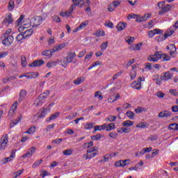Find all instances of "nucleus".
Listing matches in <instances>:
<instances>
[{
	"label": "nucleus",
	"mask_w": 178,
	"mask_h": 178,
	"mask_svg": "<svg viewBox=\"0 0 178 178\" xmlns=\"http://www.w3.org/2000/svg\"><path fill=\"white\" fill-rule=\"evenodd\" d=\"M53 21L55 22L56 23H60L61 20H60V17H59V16L58 15H54L52 17Z\"/></svg>",
	"instance_id": "nucleus-61"
},
{
	"label": "nucleus",
	"mask_w": 178,
	"mask_h": 178,
	"mask_svg": "<svg viewBox=\"0 0 178 178\" xmlns=\"http://www.w3.org/2000/svg\"><path fill=\"white\" fill-rule=\"evenodd\" d=\"M58 62H59V60L56 61H54V60L48 61L46 65V67H48V69H54V67H55L56 66H58Z\"/></svg>",
	"instance_id": "nucleus-18"
},
{
	"label": "nucleus",
	"mask_w": 178,
	"mask_h": 178,
	"mask_svg": "<svg viewBox=\"0 0 178 178\" xmlns=\"http://www.w3.org/2000/svg\"><path fill=\"white\" fill-rule=\"evenodd\" d=\"M24 172V169H22V170H17V172H15L13 175V178H17V177H19L21 176V175L22 173Z\"/></svg>",
	"instance_id": "nucleus-35"
},
{
	"label": "nucleus",
	"mask_w": 178,
	"mask_h": 178,
	"mask_svg": "<svg viewBox=\"0 0 178 178\" xmlns=\"http://www.w3.org/2000/svg\"><path fill=\"white\" fill-rule=\"evenodd\" d=\"M58 63H60V66H62V67H67L70 63L65 57L63 60H58Z\"/></svg>",
	"instance_id": "nucleus-30"
},
{
	"label": "nucleus",
	"mask_w": 178,
	"mask_h": 178,
	"mask_svg": "<svg viewBox=\"0 0 178 178\" xmlns=\"http://www.w3.org/2000/svg\"><path fill=\"white\" fill-rule=\"evenodd\" d=\"M161 59H163V62H168V60H170V56L169 54H161Z\"/></svg>",
	"instance_id": "nucleus-38"
},
{
	"label": "nucleus",
	"mask_w": 178,
	"mask_h": 178,
	"mask_svg": "<svg viewBox=\"0 0 178 178\" xmlns=\"http://www.w3.org/2000/svg\"><path fill=\"white\" fill-rule=\"evenodd\" d=\"M134 124V122L130 120H126L122 122L123 127H131Z\"/></svg>",
	"instance_id": "nucleus-33"
},
{
	"label": "nucleus",
	"mask_w": 178,
	"mask_h": 178,
	"mask_svg": "<svg viewBox=\"0 0 178 178\" xmlns=\"http://www.w3.org/2000/svg\"><path fill=\"white\" fill-rule=\"evenodd\" d=\"M40 76L38 72H29L28 74H25V77L28 79H35Z\"/></svg>",
	"instance_id": "nucleus-22"
},
{
	"label": "nucleus",
	"mask_w": 178,
	"mask_h": 178,
	"mask_svg": "<svg viewBox=\"0 0 178 178\" xmlns=\"http://www.w3.org/2000/svg\"><path fill=\"white\" fill-rule=\"evenodd\" d=\"M100 48H101L102 51H105L106 49V48H108V42L102 43L100 45Z\"/></svg>",
	"instance_id": "nucleus-63"
},
{
	"label": "nucleus",
	"mask_w": 178,
	"mask_h": 178,
	"mask_svg": "<svg viewBox=\"0 0 178 178\" xmlns=\"http://www.w3.org/2000/svg\"><path fill=\"white\" fill-rule=\"evenodd\" d=\"M41 163H42V159L38 160L35 161V163L32 165V168H33V169H35V168H38V166H40Z\"/></svg>",
	"instance_id": "nucleus-47"
},
{
	"label": "nucleus",
	"mask_w": 178,
	"mask_h": 178,
	"mask_svg": "<svg viewBox=\"0 0 178 178\" xmlns=\"http://www.w3.org/2000/svg\"><path fill=\"white\" fill-rule=\"evenodd\" d=\"M54 105H55V103H54V102L50 104L45 109H44L43 113H45L47 115V113L50 112L51 108H52V106H54Z\"/></svg>",
	"instance_id": "nucleus-46"
},
{
	"label": "nucleus",
	"mask_w": 178,
	"mask_h": 178,
	"mask_svg": "<svg viewBox=\"0 0 178 178\" xmlns=\"http://www.w3.org/2000/svg\"><path fill=\"white\" fill-rule=\"evenodd\" d=\"M48 44L49 45H52L55 44V37L54 36H51L49 40H47Z\"/></svg>",
	"instance_id": "nucleus-56"
},
{
	"label": "nucleus",
	"mask_w": 178,
	"mask_h": 178,
	"mask_svg": "<svg viewBox=\"0 0 178 178\" xmlns=\"http://www.w3.org/2000/svg\"><path fill=\"white\" fill-rule=\"evenodd\" d=\"M74 58H76V53H69L65 57L67 62L70 63L73 62V59H74Z\"/></svg>",
	"instance_id": "nucleus-25"
},
{
	"label": "nucleus",
	"mask_w": 178,
	"mask_h": 178,
	"mask_svg": "<svg viewBox=\"0 0 178 178\" xmlns=\"http://www.w3.org/2000/svg\"><path fill=\"white\" fill-rule=\"evenodd\" d=\"M102 137H104V135H102V134L95 135V136H92V140L97 141L98 140H101V138H102Z\"/></svg>",
	"instance_id": "nucleus-54"
},
{
	"label": "nucleus",
	"mask_w": 178,
	"mask_h": 178,
	"mask_svg": "<svg viewBox=\"0 0 178 178\" xmlns=\"http://www.w3.org/2000/svg\"><path fill=\"white\" fill-rule=\"evenodd\" d=\"M102 130H105V124L95 127V131H102Z\"/></svg>",
	"instance_id": "nucleus-41"
},
{
	"label": "nucleus",
	"mask_w": 178,
	"mask_h": 178,
	"mask_svg": "<svg viewBox=\"0 0 178 178\" xmlns=\"http://www.w3.org/2000/svg\"><path fill=\"white\" fill-rule=\"evenodd\" d=\"M13 80H15L14 76H7V77L3 79V83H4V84H6V83H8L9 81H13Z\"/></svg>",
	"instance_id": "nucleus-49"
},
{
	"label": "nucleus",
	"mask_w": 178,
	"mask_h": 178,
	"mask_svg": "<svg viewBox=\"0 0 178 178\" xmlns=\"http://www.w3.org/2000/svg\"><path fill=\"white\" fill-rule=\"evenodd\" d=\"M19 97L18 101L22 102V99H24V98L27 97V91H26V90H22L19 92Z\"/></svg>",
	"instance_id": "nucleus-24"
},
{
	"label": "nucleus",
	"mask_w": 178,
	"mask_h": 178,
	"mask_svg": "<svg viewBox=\"0 0 178 178\" xmlns=\"http://www.w3.org/2000/svg\"><path fill=\"white\" fill-rule=\"evenodd\" d=\"M84 80H86V78L84 76H80L76 78V79L73 81V83L75 84V86H80L81 83H84Z\"/></svg>",
	"instance_id": "nucleus-26"
},
{
	"label": "nucleus",
	"mask_w": 178,
	"mask_h": 178,
	"mask_svg": "<svg viewBox=\"0 0 178 178\" xmlns=\"http://www.w3.org/2000/svg\"><path fill=\"white\" fill-rule=\"evenodd\" d=\"M172 116V113L168 111H161L159 113V118H169Z\"/></svg>",
	"instance_id": "nucleus-23"
},
{
	"label": "nucleus",
	"mask_w": 178,
	"mask_h": 178,
	"mask_svg": "<svg viewBox=\"0 0 178 178\" xmlns=\"http://www.w3.org/2000/svg\"><path fill=\"white\" fill-rule=\"evenodd\" d=\"M8 9L10 11H12V10H13V9H15V1L13 0L9 1Z\"/></svg>",
	"instance_id": "nucleus-39"
},
{
	"label": "nucleus",
	"mask_w": 178,
	"mask_h": 178,
	"mask_svg": "<svg viewBox=\"0 0 178 178\" xmlns=\"http://www.w3.org/2000/svg\"><path fill=\"white\" fill-rule=\"evenodd\" d=\"M95 35H96V37H105V31L103 30L97 31L95 33Z\"/></svg>",
	"instance_id": "nucleus-40"
},
{
	"label": "nucleus",
	"mask_w": 178,
	"mask_h": 178,
	"mask_svg": "<svg viewBox=\"0 0 178 178\" xmlns=\"http://www.w3.org/2000/svg\"><path fill=\"white\" fill-rule=\"evenodd\" d=\"M169 129H170V130H178V124L177 123L171 124L169 126Z\"/></svg>",
	"instance_id": "nucleus-58"
},
{
	"label": "nucleus",
	"mask_w": 178,
	"mask_h": 178,
	"mask_svg": "<svg viewBox=\"0 0 178 178\" xmlns=\"http://www.w3.org/2000/svg\"><path fill=\"white\" fill-rule=\"evenodd\" d=\"M131 87L134 90H141V82L135 81L131 83Z\"/></svg>",
	"instance_id": "nucleus-21"
},
{
	"label": "nucleus",
	"mask_w": 178,
	"mask_h": 178,
	"mask_svg": "<svg viewBox=\"0 0 178 178\" xmlns=\"http://www.w3.org/2000/svg\"><path fill=\"white\" fill-rule=\"evenodd\" d=\"M93 56H94V53L92 51L88 52L85 56V60H86V62H90V60H91Z\"/></svg>",
	"instance_id": "nucleus-36"
},
{
	"label": "nucleus",
	"mask_w": 178,
	"mask_h": 178,
	"mask_svg": "<svg viewBox=\"0 0 178 178\" xmlns=\"http://www.w3.org/2000/svg\"><path fill=\"white\" fill-rule=\"evenodd\" d=\"M26 39V37L24 36V33H19L17 35L16 37V40L18 42H22V40H24Z\"/></svg>",
	"instance_id": "nucleus-42"
},
{
	"label": "nucleus",
	"mask_w": 178,
	"mask_h": 178,
	"mask_svg": "<svg viewBox=\"0 0 178 178\" xmlns=\"http://www.w3.org/2000/svg\"><path fill=\"white\" fill-rule=\"evenodd\" d=\"M119 5H120V1H115L112 2L108 7L109 12H113V10H115V9H116Z\"/></svg>",
	"instance_id": "nucleus-13"
},
{
	"label": "nucleus",
	"mask_w": 178,
	"mask_h": 178,
	"mask_svg": "<svg viewBox=\"0 0 178 178\" xmlns=\"http://www.w3.org/2000/svg\"><path fill=\"white\" fill-rule=\"evenodd\" d=\"M134 37H130V36H129V37H127V38H126V41H127V42L128 43V44H133V42H134Z\"/></svg>",
	"instance_id": "nucleus-59"
},
{
	"label": "nucleus",
	"mask_w": 178,
	"mask_h": 178,
	"mask_svg": "<svg viewBox=\"0 0 178 178\" xmlns=\"http://www.w3.org/2000/svg\"><path fill=\"white\" fill-rule=\"evenodd\" d=\"M15 156H16V154L12 152L9 157H6L1 160L3 164L5 165V163H8V162H12V161H13V159H15Z\"/></svg>",
	"instance_id": "nucleus-15"
},
{
	"label": "nucleus",
	"mask_w": 178,
	"mask_h": 178,
	"mask_svg": "<svg viewBox=\"0 0 178 178\" xmlns=\"http://www.w3.org/2000/svg\"><path fill=\"white\" fill-rule=\"evenodd\" d=\"M31 26V24H24V25L19 26L18 29L19 31L24 34L25 38H29V37H31V35H33V33H34L33 29H29V27H30Z\"/></svg>",
	"instance_id": "nucleus-2"
},
{
	"label": "nucleus",
	"mask_w": 178,
	"mask_h": 178,
	"mask_svg": "<svg viewBox=\"0 0 178 178\" xmlns=\"http://www.w3.org/2000/svg\"><path fill=\"white\" fill-rule=\"evenodd\" d=\"M105 124V130L106 131H111V130H115L116 129V127L115 126L114 123H111V124Z\"/></svg>",
	"instance_id": "nucleus-27"
},
{
	"label": "nucleus",
	"mask_w": 178,
	"mask_h": 178,
	"mask_svg": "<svg viewBox=\"0 0 178 178\" xmlns=\"http://www.w3.org/2000/svg\"><path fill=\"white\" fill-rule=\"evenodd\" d=\"M86 54H87V50L86 49H84L82 51H79V53L78 54V58H83V56H84V55H86Z\"/></svg>",
	"instance_id": "nucleus-60"
},
{
	"label": "nucleus",
	"mask_w": 178,
	"mask_h": 178,
	"mask_svg": "<svg viewBox=\"0 0 178 178\" xmlns=\"http://www.w3.org/2000/svg\"><path fill=\"white\" fill-rule=\"evenodd\" d=\"M166 1H162L157 3L158 8L161 10L159 12V16H163V13H168V12H170L172 10V8H173V5L172 4H166Z\"/></svg>",
	"instance_id": "nucleus-1"
},
{
	"label": "nucleus",
	"mask_w": 178,
	"mask_h": 178,
	"mask_svg": "<svg viewBox=\"0 0 178 178\" xmlns=\"http://www.w3.org/2000/svg\"><path fill=\"white\" fill-rule=\"evenodd\" d=\"M77 116V113H71L69 115H67L65 117V119H67L69 120H72L74 119Z\"/></svg>",
	"instance_id": "nucleus-44"
},
{
	"label": "nucleus",
	"mask_w": 178,
	"mask_h": 178,
	"mask_svg": "<svg viewBox=\"0 0 178 178\" xmlns=\"http://www.w3.org/2000/svg\"><path fill=\"white\" fill-rule=\"evenodd\" d=\"M149 124L147 122H140L136 125L137 129H145L148 127Z\"/></svg>",
	"instance_id": "nucleus-34"
},
{
	"label": "nucleus",
	"mask_w": 178,
	"mask_h": 178,
	"mask_svg": "<svg viewBox=\"0 0 178 178\" xmlns=\"http://www.w3.org/2000/svg\"><path fill=\"white\" fill-rule=\"evenodd\" d=\"M22 116H19L17 120H16L15 122H13L11 124H10V127H15L17 123H19V122H22Z\"/></svg>",
	"instance_id": "nucleus-51"
},
{
	"label": "nucleus",
	"mask_w": 178,
	"mask_h": 178,
	"mask_svg": "<svg viewBox=\"0 0 178 178\" xmlns=\"http://www.w3.org/2000/svg\"><path fill=\"white\" fill-rule=\"evenodd\" d=\"M116 119H118V118L115 115H108L106 118V122H115V120H116Z\"/></svg>",
	"instance_id": "nucleus-45"
},
{
	"label": "nucleus",
	"mask_w": 178,
	"mask_h": 178,
	"mask_svg": "<svg viewBox=\"0 0 178 178\" xmlns=\"http://www.w3.org/2000/svg\"><path fill=\"white\" fill-rule=\"evenodd\" d=\"M94 127V123L92 122H87L85 124V129L86 130H90Z\"/></svg>",
	"instance_id": "nucleus-53"
},
{
	"label": "nucleus",
	"mask_w": 178,
	"mask_h": 178,
	"mask_svg": "<svg viewBox=\"0 0 178 178\" xmlns=\"http://www.w3.org/2000/svg\"><path fill=\"white\" fill-rule=\"evenodd\" d=\"M17 105H19V102L15 101L11 106L10 111H8V116L12 117L15 115L16 111H17Z\"/></svg>",
	"instance_id": "nucleus-10"
},
{
	"label": "nucleus",
	"mask_w": 178,
	"mask_h": 178,
	"mask_svg": "<svg viewBox=\"0 0 178 178\" xmlns=\"http://www.w3.org/2000/svg\"><path fill=\"white\" fill-rule=\"evenodd\" d=\"M99 152H98V147H90L88 149L87 154H83L82 158L84 159V161H87L88 159H91L92 158H94L96 156V155H98Z\"/></svg>",
	"instance_id": "nucleus-5"
},
{
	"label": "nucleus",
	"mask_w": 178,
	"mask_h": 178,
	"mask_svg": "<svg viewBox=\"0 0 178 178\" xmlns=\"http://www.w3.org/2000/svg\"><path fill=\"white\" fill-rule=\"evenodd\" d=\"M156 95L158 97V98H163V97H165V93L162 92L161 91H157L156 92Z\"/></svg>",
	"instance_id": "nucleus-64"
},
{
	"label": "nucleus",
	"mask_w": 178,
	"mask_h": 178,
	"mask_svg": "<svg viewBox=\"0 0 178 178\" xmlns=\"http://www.w3.org/2000/svg\"><path fill=\"white\" fill-rule=\"evenodd\" d=\"M173 77V74L170 72H167L163 74L161 76V80H163L164 81H168V80H170Z\"/></svg>",
	"instance_id": "nucleus-16"
},
{
	"label": "nucleus",
	"mask_w": 178,
	"mask_h": 178,
	"mask_svg": "<svg viewBox=\"0 0 178 178\" xmlns=\"http://www.w3.org/2000/svg\"><path fill=\"white\" fill-rule=\"evenodd\" d=\"M45 113L42 112L40 115H35L32 118L33 123H35V122H38L39 119H44V117L45 116Z\"/></svg>",
	"instance_id": "nucleus-20"
},
{
	"label": "nucleus",
	"mask_w": 178,
	"mask_h": 178,
	"mask_svg": "<svg viewBox=\"0 0 178 178\" xmlns=\"http://www.w3.org/2000/svg\"><path fill=\"white\" fill-rule=\"evenodd\" d=\"M149 62H158L159 59H162V54L156 52L153 55H150L147 58Z\"/></svg>",
	"instance_id": "nucleus-8"
},
{
	"label": "nucleus",
	"mask_w": 178,
	"mask_h": 178,
	"mask_svg": "<svg viewBox=\"0 0 178 178\" xmlns=\"http://www.w3.org/2000/svg\"><path fill=\"white\" fill-rule=\"evenodd\" d=\"M14 40L15 38L13 35H9L4 38V39L2 40V44H4L5 47H10V45H12Z\"/></svg>",
	"instance_id": "nucleus-11"
},
{
	"label": "nucleus",
	"mask_w": 178,
	"mask_h": 178,
	"mask_svg": "<svg viewBox=\"0 0 178 178\" xmlns=\"http://www.w3.org/2000/svg\"><path fill=\"white\" fill-rule=\"evenodd\" d=\"M126 115L129 119H131V120L134 119V113H133V111H127Z\"/></svg>",
	"instance_id": "nucleus-55"
},
{
	"label": "nucleus",
	"mask_w": 178,
	"mask_h": 178,
	"mask_svg": "<svg viewBox=\"0 0 178 178\" xmlns=\"http://www.w3.org/2000/svg\"><path fill=\"white\" fill-rule=\"evenodd\" d=\"M42 23V17L35 16L31 18V23L29 24L32 25V27H38Z\"/></svg>",
	"instance_id": "nucleus-7"
},
{
	"label": "nucleus",
	"mask_w": 178,
	"mask_h": 178,
	"mask_svg": "<svg viewBox=\"0 0 178 178\" xmlns=\"http://www.w3.org/2000/svg\"><path fill=\"white\" fill-rule=\"evenodd\" d=\"M12 23H13V18H12V13L6 14L3 20V24H5V26L8 27V26H9V24H12Z\"/></svg>",
	"instance_id": "nucleus-9"
},
{
	"label": "nucleus",
	"mask_w": 178,
	"mask_h": 178,
	"mask_svg": "<svg viewBox=\"0 0 178 178\" xmlns=\"http://www.w3.org/2000/svg\"><path fill=\"white\" fill-rule=\"evenodd\" d=\"M136 22H137L138 23H141V22H147V15L141 17L137 15Z\"/></svg>",
	"instance_id": "nucleus-32"
},
{
	"label": "nucleus",
	"mask_w": 178,
	"mask_h": 178,
	"mask_svg": "<svg viewBox=\"0 0 178 178\" xmlns=\"http://www.w3.org/2000/svg\"><path fill=\"white\" fill-rule=\"evenodd\" d=\"M169 92L170 94H172V95H174V97H178V91L177 90L170 89Z\"/></svg>",
	"instance_id": "nucleus-62"
},
{
	"label": "nucleus",
	"mask_w": 178,
	"mask_h": 178,
	"mask_svg": "<svg viewBox=\"0 0 178 178\" xmlns=\"http://www.w3.org/2000/svg\"><path fill=\"white\" fill-rule=\"evenodd\" d=\"M44 63H45L44 60H37L29 64V67H38L39 66L44 65Z\"/></svg>",
	"instance_id": "nucleus-14"
},
{
	"label": "nucleus",
	"mask_w": 178,
	"mask_h": 178,
	"mask_svg": "<svg viewBox=\"0 0 178 178\" xmlns=\"http://www.w3.org/2000/svg\"><path fill=\"white\" fill-rule=\"evenodd\" d=\"M142 47H143V42H140L136 44H131L129 47V49H131V51H140Z\"/></svg>",
	"instance_id": "nucleus-19"
},
{
	"label": "nucleus",
	"mask_w": 178,
	"mask_h": 178,
	"mask_svg": "<svg viewBox=\"0 0 178 178\" xmlns=\"http://www.w3.org/2000/svg\"><path fill=\"white\" fill-rule=\"evenodd\" d=\"M51 94V92L49 90H44L43 93H42L40 95L36 98L34 105L36 106H42V105L45 102V99L48 98V95Z\"/></svg>",
	"instance_id": "nucleus-4"
},
{
	"label": "nucleus",
	"mask_w": 178,
	"mask_h": 178,
	"mask_svg": "<svg viewBox=\"0 0 178 178\" xmlns=\"http://www.w3.org/2000/svg\"><path fill=\"white\" fill-rule=\"evenodd\" d=\"M54 52L52 51V49L51 50H45L42 52V56H46L47 58H52V54Z\"/></svg>",
	"instance_id": "nucleus-28"
},
{
	"label": "nucleus",
	"mask_w": 178,
	"mask_h": 178,
	"mask_svg": "<svg viewBox=\"0 0 178 178\" xmlns=\"http://www.w3.org/2000/svg\"><path fill=\"white\" fill-rule=\"evenodd\" d=\"M66 45H67V43L59 44L54 47V49H52V52H58V51H60L61 49H63V48H65Z\"/></svg>",
	"instance_id": "nucleus-17"
},
{
	"label": "nucleus",
	"mask_w": 178,
	"mask_h": 178,
	"mask_svg": "<svg viewBox=\"0 0 178 178\" xmlns=\"http://www.w3.org/2000/svg\"><path fill=\"white\" fill-rule=\"evenodd\" d=\"M81 5H80V2L76 4L72 5L68 10L67 11H61L59 13V15L62 17H69L73 13V10L76 9V6H79V8H83V5H84V1H81Z\"/></svg>",
	"instance_id": "nucleus-3"
},
{
	"label": "nucleus",
	"mask_w": 178,
	"mask_h": 178,
	"mask_svg": "<svg viewBox=\"0 0 178 178\" xmlns=\"http://www.w3.org/2000/svg\"><path fill=\"white\" fill-rule=\"evenodd\" d=\"M21 65L23 67H26V66H27V60L24 56L21 57Z\"/></svg>",
	"instance_id": "nucleus-43"
},
{
	"label": "nucleus",
	"mask_w": 178,
	"mask_h": 178,
	"mask_svg": "<svg viewBox=\"0 0 178 178\" xmlns=\"http://www.w3.org/2000/svg\"><path fill=\"white\" fill-rule=\"evenodd\" d=\"M63 155L69 156L73 154V149H67L63 151Z\"/></svg>",
	"instance_id": "nucleus-48"
},
{
	"label": "nucleus",
	"mask_w": 178,
	"mask_h": 178,
	"mask_svg": "<svg viewBox=\"0 0 178 178\" xmlns=\"http://www.w3.org/2000/svg\"><path fill=\"white\" fill-rule=\"evenodd\" d=\"M176 31V28L175 26H171L170 29H168L166 31V33L164 34V36L163 37V40H166L168 37H170V35H173V33Z\"/></svg>",
	"instance_id": "nucleus-12"
},
{
	"label": "nucleus",
	"mask_w": 178,
	"mask_h": 178,
	"mask_svg": "<svg viewBox=\"0 0 178 178\" xmlns=\"http://www.w3.org/2000/svg\"><path fill=\"white\" fill-rule=\"evenodd\" d=\"M130 159L120 160L121 162V168H124V166H127V165H130Z\"/></svg>",
	"instance_id": "nucleus-37"
},
{
	"label": "nucleus",
	"mask_w": 178,
	"mask_h": 178,
	"mask_svg": "<svg viewBox=\"0 0 178 178\" xmlns=\"http://www.w3.org/2000/svg\"><path fill=\"white\" fill-rule=\"evenodd\" d=\"M88 26V21H84L80 24V25L78 26L81 30H83V29H86Z\"/></svg>",
	"instance_id": "nucleus-50"
},
{
	"label": "nucleus",
	"mask_w": 178,
	"mask_h": 178,
	"mask_svg": "<svg viewBox=\"0 0 178 178\" xmlns=\"http://www.w3.org/2000/svg\"><path fill=\"white\" fill-rule=\"evenodd\" d=\"M8 143H9V138L8 135H3L0 138V150L3 151L8 147Z\"/></svg>",
	"instance_id": "nucleus-6"
},
{
	"label": "nucleus",
	"mask_w": 178,
	"mask_h": 178,
	"mask_svg": "<svg viewBox=\"0 0 178 178\" xmlns=\"http://www.w3.org/2000/svg\"><path fill=\"white\" fill-rule=\"evenodd\" d=\"M129 76L131 80H134V79H136V76H137V72H136V70H131L129 73Z\"/></svg>",
	"instance_id": "nucleus-52"
},
{
	"label": "nucleus",
	"mask_w": 178,
	"mask_h": 178,
	"mask_svg": "<svg viewBox=\"0 0 178 178\" xmlns=\"http://www.w3.org/2000/svg\"><path fill=\"white\" fill-rule=\"evenodd\" d=\"M126 26H127L126 23L120 22L116 26V29H118V31H122V30H124L126 29Z\"/></svg>",
	"instance_id": "nucleus-29"
},
{
	"label": "nucleus",
	"mask_w": 178,
	"mask_h": 178,
	"mask_svg": "<svg viewBox=\"0 0 178 178\" xmlns=\"http://www.w3.org/2000/svg\"><path fill=\"white\" fill-rule=\"evenodd\" d=\"M167 49H170V55L172 56L175 54V52H176V46H175V44H170L167 47Z\"/></svg>",
	"instance_id": "nucleus-31"
},
{
	"label": "nucleus",
	"mask_w": 178,
	"mask_h": 178,
	"mask_svg": "<svg viewBox=\"0 0 178 178\" xmlns=\"http://www.w3.org/2000/svg\"><path fill=\"white\" fill-rule=\"evenodd\" d=\"M59 115H60V113H56L51 115V117L49 118V120H55V119H56V118H59Z\"/></svg>",
	"instance_id": "nucleus-57"
}]
</instances>
